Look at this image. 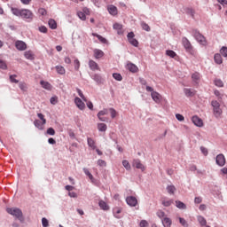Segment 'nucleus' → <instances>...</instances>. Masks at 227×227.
I'll return each mask as SVG.
<instances>
[{
	"instance_id": "29",
	"label": "nucleus",
	"mask_w": 227,
	"mask_h": 227,
	"mask_svg": "<svg viewBox=\"0 0 227 227\" xmlns=\"http://www.w3.org/2000/svg\"><path fill=\"white\" fill-rule=\"evenodd\" d=\"M184 93L185 97H194V95H196L192 90L187 88L184 89Z\"/></svg>"
},
{
	"instance_id": "1",
	"label": "nucleus",
	"mask_w": 227,
	"mask_h": 227,
	"mask_svg": "<svg viewBox=\"0 0 227 227\" xmlns=\"http://www.w3.org/2000/svg\"><path fill=\"white\" fill-rule=\"evenodd\" d=\"M11 12L12 15L25 20V22H33L35 19V14L29 9H19L17 7H11Z\"/></svg>"
},
{
	"instance_id": "31",
	"label": "nucleus",
	"mask_w": 227,
	"mask_h": 227,
	"mask_svg": "<svg viewBox=\"0 0 227 227\" xmlns=\"http://www.w3.org/2000/svg\"><path fill=\"white\" fill-rule=\"evenodd\" d=\"M98 129L99 132H106L107 130V124L106 123H98Z\"/></svg>"
},
{
	"instance_id": "64",
	"label": "nucleus",
	"mask_w": 227,
	"mask_h": 227,
	"mask_svg": "<svg viewBox=\"0 0 227 227\" xmlns=\"http://www.w3.org/2000/svg\"><path fill=\"white\" fill-rule=\"evenodd\" d=\"M39 31L40 33H47V28L45 27V26H41L39 27Z\"/></svg>"
},
{
	"instance_id": "22",
	"label": "nucleus",
	"mask_w": 227,
	"mask_h": 227,
	"mask_svg": "<svg viewBox=\"0 0 227 227\" xmlns=\"http://www.w3.org/2000/svg\"><path fill=\"white\" fill-rule=\"evenodd\" d=\"M134 166L137 168V169H141L142 171H145V165L141 163L140 160H135Z\"/></svg>"
},
{
	"instance_id": "58",
	"label": "nucleus",
	"mask_w": 227,
	"mask_h": 227,
	"mask_svg": "<svg viewBox=\"0 0 227 227\" xmlns=\"http://www.w3.org/2000/svg\"><path fill=\"white\" fill-rule=\"evenodd\" d=\"M157 215H158V217H159L160 219H162L163 217L166 216V213H164V211H162V210H159V211L157 212Z\"/></svg>"
},
{
	"instance_id": "42",
	"label": "nucleus",
	"mask_w": 227,
	"mask_h": 227,
	"mask_svg": "<svg viewBox=\"0 0 227 227\" xmlns=\"http://www.w3.org/2000/svg\"><path fill=\"white\" fill-rule=\"evenodd\" d=\"M220 54H222V56L223 58H227V47L226 46H223L220 50Z\"/></svg>"
},
{
	"instance_id": "62",
	"label": "nucleus",
	"mask_w": 227,
	"mask_h": 227,
	"mask_svg": "<svg viewBox=\"0 0 227 227\" xmlns=\"http://www.w3.org/2000/svg\"><path fill=\"white\" fill-rule=\"evenodd\" d=\"M19 86L22 91H26V90L27 89V87L26 86V83H24V82H20Z\"/></svg>"
},
{
	"instance_id": "5",
	"label": "nucleus",
	"mask_w": 227,
	"mask_h": 227,
	"mask_svg": "<svg viewBox=\"0 0 227 227\" xmlns=\"http://www.w3.org/2000/svg\"><path fill=\"white\" fill-rule=\"evenodd\" d=\"M182 42L186 52H189V54H192L194 52V50H192V44H191V41H189L187 37H183Z\"/></svg>"
},
{
	"instance_id": "47",
	"label": "nucleus",
	"mask_w": 227,
	"mask_h": 227,
	"mask_svg": "<svg viewBox=\"0 0 227 227\" xmlns=\"http://www.w3.org/2000/svg\"><path fill=\"white\" fill-rule=\"evenodd\" d=\"M113 27L114 29H116L118 31V35H120V31H121L122 28L121 24L114 23Z\"/></svg>"
},
{
	"instance_id": "50",
	"label": "nucleus",
	"mask_w": 227,
	"mask_h": 227,
	"mask_svg": "<svg viewBox=\"0 0 227 227\" xmlns=\"http://www.w3.org/2000/svg\"><path fill=\"white\" fill-rule=\"evenodd\" d=\"M74 70H79V68H81V62L79 61V59H74Z\"/></svg>"
},
{
	"instance_id": "24",
	"label": "nucleus",
	"mask_w": 227,
	"mask_h": 227,
	"mask_svg": "<svg viewBox=\"0 0 227 227\" xmlns=\"http://www.w3.org/2000/svg\"><path fill=\"white\" fill-rule=\"evenodd\" d=\"M98 206L101 208V210H105V211L109 210V205H107V203L104 200H99Z\"/></svg>"
},
{
	"instance_id": "54",
	"label": "nucleus",
	"mask_w": 227,
	"mask_h": 227,
	"mask_svg": "<svg viewBox=\"0 0 227 227\" xmlns=\"http://www.w3.org/2000/svg\"><path fill=\"white\" fill-rule=\"evenodd\" d=\"M200 152H201V153H203V155L205 157H207V155H208V149H207V147H205V146H200Z\"/></svg>"
},
{
	"instance_id": "26",
	"label": "nucleus",
	"mask_w": 227,
	"mask_h": 227,
	"mask_svg": "<svg viewBox=\"0 0 227 227\" xmlns=\"http://www.w3.org/2000/svg\"><path fill=\"white\" fill-rule=\"evenodd\" d=\"M172 223L173 222L168 217H164L162 219V224L164 227H171Z\"/></svg>"
},
{
	"instance_id": "28",
	"label": "nucleus",
	"mask_w": 227,
	"mask_h": 227,
	"mask_svg": "<svg viewBox=\"0 0 227 227\" xmlns=\"http://www.w3.org/2000/svg\"><path fill=\"white\" fill-rule=\"evenodd\" d=\"M197 221L200 226H207V219H205L202 215H198Z\"/></svg>"
},
{
	"instance_id": "45",
	"label": "nucleus",
	"mask_w": 227,
	"mask_h": 227,
	"mask_svg": "<svg viewBox=\"0 0 227 227\" xmlns=\"http://www.w3.org/2000/svg\"><path fill=\"white\" fill-rule=\"evenodd\" d=\"M24 56L27 59H33V52L31 51H25Z\"/></svg>"
},
{
	"instance_id": "12",
	"label": "nucleus",
	"mask_w": 227,
	"mask_h": 227,
	"mask_svg": "<svg viewBox=\"0 0 227 227\" xmlns=\"http://www.w3.org/2000/svg\"><path fill=\"white\" fill-rule=\"evenodd\" d=\"M89 68L92 70V72H95V70H100V67H98V64L95 62V60H89Z\"/></svg>"
},
{
	"instance_id": "27",
	"label": "nucleus",
	"mask_w": 227,
	"mask_h": 227,
	"mask_svg": "<svg viewBox=\"0 0 227 227\" xmlns=\"http://www.w3.org/2000/svg\"><path fill=\"white\" fill-rule=\"evenodd\" d=\"M176 207L177 208H180V210H185V208H187V206L185 205V203L180 200H176Z\"/></svg>"
},
{
	"instance_id": "46",
	"label": "nucleus",
	"mask_w": 227,
	"mask_h": 227,
	"mask_svg": "<svg viewBox=\"0 0 227 227\" xmlns=\"http://www.w3.org/2000/svg\"><path fill=\"white\" fill-rule=\"evenodd\" d=\"M83 172L87 176H89L90 180H93V175L90 172L88 168H84Z\"/></svg>"
},
{
	"instance_id": "9",
	"label": "nucleus",
	"mask_w": 227,
	"mask_h": 227,
	"mask_svg": "<svg viewBox=\"0 0 227 227\" xmlns=\"http://www.w3.org/2000/svg\"><path fill=\"white\" fill-rule=\"evenodd\" d=\"M74 104H75L76 107H78V109H80V111H84V109H86V104H84V102H82V99H81V98H75Z\"/></svg>"
},
{
	"instance_id": "56",
	"label": "nucleus",
	"mask_w": 227,
	"mask_h": 227,
	"mask_svg": "<svg viewBox=\"0 0 227 227\" xmlns=\"http://www.w3.org/2000/svg\"><path fill=\"white\" fill-rule=\"evenodd\" d=\"M42 226L49 227V220H47V218H45V217L42 218Z\"/></svg>"
},
{
	"instance_id": "13",
	"label": "nucleus",
	"mask_w": 227,
	"mask_h": 227,
	"mask_svg": "<svg viewBox=\"0 0 227 227\" xmlns=\"http://www.w3.org/2000/svg\"><path fill=\"white\" fill-rule=\"evenodd\" d=\"M122 208L121 207H114L113 208V214H114V217H115V219H121V215H120V214H121Z\"/></svg>"
},
{
	"instance_id": "39",
	"label": "nucleus",
	"mask_w": 227,
	"mask_h": 227,
	"mask_svg": "<svg viewBox=\"0 0 227 227\" xmlns=\"http://www.w3.org/2000/svg\"><path fill=\"white\" fill-rule=\"evenodd\" d=\"M214 82H215V85H216L218 88H223V86H224V83L221 79H215Z\"/></svg>"
},
{
	"instance_id": "59",
	"label": "nucleus",
	"mask_w": 227,
	"mask_h": 227,
	"mask_svg": "<svg viewBox=\"0 0 227 227\" xmlns=\"http://www.w3.org/2000/svg\"><path fill=\"white\" fill-rule=\"evenodd\" d=\"M15 77H16L15 74L10 75V81H11V82H14L15 84H18L19 80L15 79Z\"/></svg>"
},
{
	"instance_id": "21",
	"label": "nucleus",
	"mask_w": 227,
	"mask_h": 227,
	"mask_svg": "<svg viewBox=\"0 0 227 227\" xmlns=\"http://www.w3.org/2000/svg\"><path fill=\"white\" fill-rule=\"evenodd\" d=\"M107 10H108V13H110V15H118V8H116V6L110 5V6H108Z\"/></svg>"
},
{
	"instance_id": "35",
	"label": "nucleus",
	"mask_w": 227,
	"mask_h": 227,
	"mask_svg": "<svg viewBox=\"0 0 227 227\" xmlns=\"http://www.w3.org/2000/svg\"><path fill=\"white\" fill-rule=\"evenodd\" d=\"M141 27L142 29H144V31H147V32L151 31L150 26L145 21L141 22Z\"/></svg>"
},
{
	"instance_id": "19",
	"label": "nucleus",
	"mask_w": 227,
	"mask_h": 227,
	"mask_svg": "<svg viewBox=\"0 0 227 227\" xmlns=\"http://www.w3.org/2000/svg\"><path fill=\"white\" fill-rule=\"evenodd\" d=\"M94 58L96 59H100V58H104V51L98 49L94 50Z\"/></svg>"
},
{
	"instance_id": "4",
	"label": "nucleus",
	"mask_w": 227,
	"mask_h": 227,
	"mask_svg": "<svg viewBox=\"0 0 227 227\" xmlns=\"http://www.w3.org/2000/svg\"><path fill=\"white\" fill-rule=\"evenodd\" d=\"M211 106L213 107V114L215 118H220L221 114H223V109H221V104L218 103L217 100L211 101Z\"/></svg>"
},
{
	"instance_id": "3",
	"label": "nucleus",
	"mask_w": 227,
	"mask_h": 227,
	"mask_svg": "<svg viewBox=\"0 0 227 227\" xmlns=\"http://www.w3.org/2000/svg\"><path fill=\"white\" fill-rule=\"evenodd\" d=\"M192 35L195 40L200 43V45H205L207 43V39H205V35H201L200 33V30L198 29H192Z\"/></svg>"
},
{
	"instance_id": "63",
	"label": "nucleus",
	"mask_w": 227,
	"mask_h": 227,
	"mask_svg": "<svg viewBox=\"0 0 227 227\" xmlns=\"http://www.w3.org/2000/svg\"><path fill=\"white\" fill-rule=\"evenodd\" d=\"M140 227H146L148 226V222H146V220H142L139 223Z\"/></svg>"
},
{
	"instance_id": "16",
	"label": "nucleus",
	"mask_w": 227,
	"mask_h": 227,
	"mask_svg": "<svg viewBox=\"0 0 227 227\" xmlns=\"http://www.w3.org/2000/svg\"><path fill=\"white\" fill-rule=\"evenodd\" d=\"M127 68L128 70H129V72H132V74H136L139 68H137V66H136V64H132V63H129L127 65Z\"/></svg>"
},
{
	"instance_id": "44",
	"label": "nucleus",
	"mask_w": 227,
	"mask_h": 227,
	"mask_svg": "<svg viewBox=\"0 0 227 227\" xmlns=\"http://www.w3.org/2000/svg\"><path fill=\"white\" fill-rule=\"evenodd\" d=\"M122 166L127 169V171H129L130 169V163H129V160H122Z\"/></svg>"
},
{
	"instance_id": "61",
	"label": "nucleus",
	"mask_w": 227,
	"mask_h": 227,
	"mask_svg": "<svg viewBox=\"0 0 227 227\" xmlns=\"http://www.w3.org/2000/svg\"><path fill=\"white\" fill-rule=\"evenodd\" d=\"M201 201H203V199L201 197H195V199H194L195 204L200 205V203H201Z\"/></svg>"
},
{
	"instance_id": "55",
	"label": "nucleus",
	"mask_w": 227,
	"mask_h": 227,
	"mask_svg": "<svg viewBox=\"0 0 227 227\" xmlns=\"http://www.w3.org/2000/svg\"><path fill=\"white\" fill-rule=\"evenodd\" d=\"M98 166H100L101 168H106V166H107V163L104 160H98Z\"/></svg>"
},
{
	"instance_id": "57",
	"label": "nucleus",
	"mask_w": 227,
	"mask_h": 227,
	"mask_svg": "<svg viewBox=\"0 0 227 227\" xmlns=\"http://www.w3.org/2000/svg\"><path fill=\"white\" fill-rule=\"evenodd\" d=\"M111 118H116V110L114 108H109Z\"/></svg>"
},
{
	"instance_id": "38",
	"label": "nucleus",
	"mask_w": 227,
	"mask_h": 227,
	"mask_svg": "<svg viewBox=\"0 0 227 227\" xmlns=\"http://www.w3.org/2000/svg\"><path fill=\"white\" fill-rule=\"evenodd\" d=\"M166 55L168 56L169 58H175L176 56V52H175L172 50H167Z\"/></svg>"
},
{
	"instance_id": "10",
	"label": "nucleus",
	"mask_w": 227,
	"mask_h": 227,
	"mask_svg": "<svg viewBox=\"0 0 227 227\" xmlns=\"http://www.w3.org/2000/svg\"><path fill=\"white\" fill-rule=\"evenodd\" d=\"M15 47L18 51H26V49H27V44L23 41H16Z\"/></svg>"
},
{
	"instance_id": "11",
	"label": "nucleus",
	"mask_w": 227,
	"mask_h": 227,
	"mask_svg": "<svg viewBox=\"0 0 227 227\" xmlns=\"http://www.w3.org/2000/svg\"><path fill=\"white\" fill-rule=\"evenodd\" d=\"M192 121L196 127H201L203 125V120L199 118L198 115L192 116Z\"/></svg>"
},
{
	"instance_id": "18",
	"label": "nucleus",
	"mask_w": 227,
	"mask_h": 227,
	"mask_svg": "<svg viewBox=\"0 0 227 227\" xmlns=\"http://www.w3.org/2000/svg\"><path fill=\"white\" fill-rule=\"evenodd\" d=\"M200 77H201V75L198 72H195L192 74V79L193 82H195V84H200Z\"/></svg>"
},
{
	"instance_id": "8",
	"label": "nucleus",
	"mask_w": 227,
	"mask_h": 227,
	"mask_svg": "<svg viewBox=\"0 0 227 227\" xmlns=\"http://www.w3.org/2000/svg\"><path fill=\"white\" fill-rule=\"evenodd\" d=\"M126 203L129 207H137V199L134 196H128L126 198Z\"/></svg>"
},
{
	"instance_id": "32",
	"label": "nucleus",
	"mask_w": 227,
	"mask_h": 227,
	"mask_svg": "<svg viewBox=\"0 0 227 227\" xmlns=\"http://www.w3.org/2000/svg\"><path fill=\"white\" fill-rule=\"evenodd\" d=\"M92 36H96V38H98L101 43H107V39L97 33H92Z\"/></svg>"
},
{
	"instance_id": "17",
	"label": "nucleus",
	"mask_w": 227,
	"mask_h": 227,
	"mask_svg": "<svg viewBox=\"0 0 227 227\" xmlns=\"http://www.w3.org/2000/svg\"><path fill=\"white\" fill-rule=\"evenodd\" d=\"M87 145L92 150H97V145L95 144V140H93V138L88 137L87 138Z\"/></svg>"
},
{
	"instance_id": "53",
	"label": "nucleus",
	"mask_w": 227,
	"mask_h": 227,
	"mask_svg": "<svg viewBox=\"0 0 227 227\" xmlns=\"http://www.w3.org/2000/svg\"><path fill=\"white\" fill-rule=\"evenodd\" d=\"M46 134H48L49 136H55L56 130H54L53 128H48Z\"/></svg>"
},
{
	"instance_id": "14",
	"label": "nucleus",
	"mask_w": 227,
	"mask_h": 227,
	"mask_svg": "<svg viewBox=\"0 0 227 227\" xmlns=\"http://www.w3.org/2000/svg\"><path fill=\"white\" fill-rule=\"evenodd\" d=\"M40 84L42 88H43V90H47L48 91H51V90H52V85L49 82L42 80L40 82Z\"/></svg>"
},
{
	"instance_id": "20",
	"label": "nucleus",
	"mask_w": 227,
	"mask_h": 227,
	"mask_svg": "<svg viewBox=\"0 0 227 227\" xmlns=\"http://www.w3.org/2000/svg\"><path fill=\"white\" fill-rule=\"evenodd\" d=\"M184 12H185L186 15H190V17H192V19H194V15L196 14V11H194V9H192L191 7H186L184 9Z\"/></svg>"
},
{
	"instance_id": "25",
	"label": "nucleus",
	"mask_w": 227,
	"mask_h": 227,
	"mask_svg": "<svg viewBox=\"0 0 227 227\" xmlns=\"http://www.w3.org/2000/svg\"><path fill=\"white\" fill-rule=\"evenodd\" d=\"M215 63L216 65H222L223 64V57L219 53H215L214 56Z\"/></svg>"
},
{
	"instance_id": "36",
	"label": "nucleus",
	"mask_w": 227,
	"mask_h": 227,
	"mask_svg": "<svg viewBox=\"0 0 227 227\" xmlns=\"http://www.w3.org/2000/svg\"><path fill=\"white\" fill-rule=\"evenodd\" d=\"M167 191L168 194H175V191H176V188L175 187V185H168Z\"/></svg>"
},
{
	"instance_id": "60",
	"label": "nucleus",
	"mask_w": 227,
	"mask_h": 227,
	"mask_svg": "<svg viewBox=\"0 0 227 227\" xmlns=\"http://www.w3.org/2000/svg\"><path fill=\"white\" fill-rule=\"evenodd\" d=\"M176 120H178V121H184V120H185V117H184V115H182L180 114H176Z\"/></svg>"
},
{
	"instance_id": "6",
	"label": "nucleus",
	"mask_w": 227,
	"mask_h": 227,
	"mask_svg": "<svg viewBox=\"0 0 227 227\" xmlns=\"http://www.w3.org/2000/svg\"><path fill=\"white\" fill-rule=\"evenodd\" d=\"M90 78L96 82V84H104L106 82L100 74H93L90 75Z\"/></svg>"
},
{
	"instance_id": "33",
	"label": "nucleus",
	"mask_w": 227,
	"mask_h": 227,
	"mask_svg": "<svg viewBox=\"0 0 227 227\" xmlns=\"http://www.w3.org/2000/svg\"><path fill=\"white\" fill-rule=\"evenodd\" d=\"M55 68L57 70V73H59L60 75H65L66 74L65 67H63L62 66H56Z\"/></svg>"
},
{
	"instance_id": "43",
	"label": "nucleus",
	"mask_w": 227,
	"mask_h": 227,
	"mask_svg": "<svg viewBox=\"0 0 227 227\" xmlns=\"http://www.w3.org/2000/svg\"><path fill=\"white\" fill-rule=\"evenodd\" d=\"M179 223L180 224H182L184 227H189V223H187V220L183 218V217H179Z\"/></svg>"
},
{
	"instance_id": "41",
	"label": "nucleus",
	"mask_w": 227,
	"mask_h": 227,
	"mask_svg": "<svg viewBox=\"0 0 227 227\" xmlns=\"http://www.w3.org/2000/svg\"><path fill=\"white\" fill-rule=\"evenodd\" d=\"M128 42H129L131 45H133V47H138V45H139V42L137 41L136 38L129 39Z\"/></svg>"
},
{
	"instance_id": "34",
	"label": "nucleus",
	"mask_w": 227,
	"mask_h": 227,
	"mask_svg": "<svg viewBox=\"0 0 227 227\" xmlns=\"http://www.w3.org/2000/svg\"><path fill=\"white\" fill-rule=\"evenodd\" d=\"M76 91L79 97L82 98V100H83V102H88V99L86 98V97H84V94L82 93V90H81V89L77 88Z\"/></svg>"
},
{
	"instance_id": "37",
	"label": "nucleus",
	"mask_w": 227,
	"mask_h": 227,
	"mask_svg": "<svg viewBox=\"0 0 227 227\" xmlns=\"http://www.w3.org/2000/svg\"><path fill=\"white\" fill-rule=\"evenodd\" d=\"M162 205L163 207H171L173 205V200H163Z\"/></svg>"
},
{
	"instance_id": "2",
	"label": "nucleus",
	"mask_w": 227,
	"mask_h": 227,
	"mask_svg": "<svg viewBox=\"0 0 227 227\" xmlns=\"http://www.w3.org/2000/svg\"><path fill=\"white\" fill-rule=\"evenodd\" d=\"M7 214H10V215H12L15 219H18L20 223L24 222V214L22 213V209L19 207H7L6 208Z\"/></svg>"
},
{
	"instance_id": "49",
	"label": "nucleus",
	"mask_w": 227,
	"mask_h": 227,
	"mask_svg": "<svg viewBox=\"0 0 227 227\" xmlns=\"http://www.w3.org/2000/svg\"><path fill=\"white\" fill-rule=\"evenodd\" d=\"M0 68L2 70H6L8 68V66L6 65V62H4V60L0 59Z\"/></svg>"
},
{
	"instance_id": "51",
	"label": "nucleus",
	"mask_w": 227,
	"mask_h": 227,
	"mask_svg": "<svg viewBox=\"0 0 227 227\" xmlns=\"http://www.w3.org/2000/svg\"><path fill=\"white\" fill-rule=\"evenodd\" d=\"M37 116L38 119L43 121V125H45V123H47V120L45 119L43 114H37Z\"/></svg>"
},
{
	"instance_id": "48",
	"label": "nucleus",
	"mask_w": 227,
	"mask_h": 227,
	"mask_svg": "<svg viewBox=\"0 0 227 227\" xmlns=\"http://www.w3.org/2000/svg\"><path fill=\"white\" fill-rule=\"evenodd\" d=\"M108 113L109 112L107 109H103L98 113V117L106 116V114H108Z\"/></svg>"
},
{
	"instance_id": "7",
	"label": "nucleus",
	"mask_w": 227,
	"mask_h": 227,
	"mask_svg": "<svg viewBox=\"0 0 227 227\" xmlns=\"http://www.w3.org/2000/svg\"><path fill=\"white\" fill-rule=\"evenodd\" d=\"M215 162L217 166L223 168L226 164V158H224V154L220 153L216 156Z\"/></svg>"
},
{
	"instance_id": "40",
	"label": "nucleus",
	"mask_w": 227,
	"mask_h": 227,
	"mask_svg": "<svg viewBox=\"0 0 227 227\" xmlns=\"http://www.w3.org/2000/svg\"><path fill=\"white\" fill-rule=\"evenodd\" d=\"M113 77H114V79H115V81H122L123 80V77L121 76V74L120 73H114Z\"/></svg>"
},
{
	"instance_id": "15",
	"label": "nucleus",
	"mask_w": 227,
	"mask_h": 227,
	"mask_svg": "<svg viewBox=\"0 0 227 227\" xmlns=\"http://www.w3.org/2000/svg\"><path fill=\"white\" fill-rule=\"evenodd\" d=\"M151 97H152L153 100L154 102H156V104L160 103V94H159V92H157V91H153V92L151 93Z\"/></svg>"
},
{
	"instance_id": "23",
	"label": "nucleus",
	"mask_w": 227,
	"mask_h": 227,
	"mask_svg": "<svg viewBox=\"0 0 227 227\" xmlns=\"http://www.w3.org/2000/svg\"><path fill=\"white\" fill-rule=\"evenodd\" d=\"M34 125H35V127H36V129H38L39 130H43V125H45V124H43V121H40V120H35L34 121Z\"/></svg>"
},
{
	"instance_id": "52",
	"label": "nucleus",
	"mask_w": 227,
	"mask_h": 227,
	"mask_svg": "<svg viewBox=\"0 0 227 227\" xmlns=\"http://www.w3.org/2000/svg\"><path fill=\"white\" fill-rule=\"evenodd\" d=\"M77 15H78L79 19H81V20H86V13H84L82 12H78Z\"/></svg>"
},
{
	"instance_id": "30",
	"label": "nucleus",
	"mask_w": 227,
	"mask_h": 227,
	"mask_svg": "<svg viewBox=\"0 0 227 227\" xmlns=\"http://www.w3.org/2000/svg\"><path fill=\"white\" fill-rule=\"evenodd\" d=\"M48 24H49V27L51 29H57L58 28V23L56 22V20H54L52 19L49 20Z\"/></svg>"
}]
</instances>
